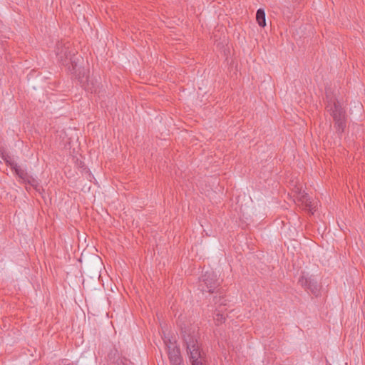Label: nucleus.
Returning a JSON list of instances; mask_svg holds the SVG:
<instances>
[{
	"label": "nucleus",
	"mask_w": 365,
	"mask_h": 365,
	"mask_svg": "<svg viewBox=\"0 0 365 365\" xmlns=\"http://www.w3.org/2000/svg\"><path fill=\"white\" fill-rule=\"evenodd\" d=\"M182 336L192 365H205L204 353L198 342V330L194 327L182 328Z\"/></svg>",
	"instance_id": "1"
},
{
	"label": "nucleus",
	"mask_w": 365,
	"mask_h": 365,
	"mask_svg": "<svg viewBox=\"0 0 365 365\" xmlns=\"http://www.w3.org/2000/svg\"><path fill=\"white\" fill-rule=\"evenodd\" d=\"M326 98L327 101V108L334 118L336 130L339 133H342L346 126L345 111L328 91H326Z\"/></svg>",
	"instance_id": "2"
},
{
	"label": "nucleus",
	"mask_w": 365,
	"mask_h": 365,
	"mask_svg": "<svg viewBox=\"0 0 365 365\" xmlns=\"http://www.w3.org/2000/svg\"><path fill=\"white\" fill-rule=\"evenodd\" d=\"M56 53L59 61L63 64L66 63L68 60L72 65V69L69 68L71 71H75L77 66L76 61V55L71 48V44L70 42L60 41L56 44Z\"/></svg>",
	"instance_id": "3"
},
{
	"label": "nucleus",
	"mask_w": 365,
	"mask_h": 365,
	"mask_svg": "<svg viewBox=\"0 0 365 365\" xmlns=\"http://www.w3.org/2000/svg\"><path fill=\"white\" fill-rule=\"evenodd\" d=\"M219 284L217 275L212 271H207L202 276L200 288L202 292L213 293Z\"/></svg>",
	"instance_id": "4"
},
{
	"label": "nucleus",
	"mask_w": 365,
	"mask_h": 365,
	"mask_svg": "<svg viewBox=\"0 0 365 365\" xmlns=\"http://www.w3.org/2000/svg\"><path fill=\"white\" fill-rule=\"evenodd\" d=\"M297 189V199L299 202L301 203V205L303 207V209L308 210L313 213L316 207V202H313L311 197L306 193L304 191H302L299 188Z\"/></svg>",
	"instance_id": "5"
},
{
	"label": "nucleus",
	"mask_w": 365,
	"mask_h": 365,
	"mask_svg": "<svg viewBox=\"0 0 365 365\" xmlns=\"http://www.w3.org/2000/svg\"><path fill=\"white\" fill-rule=\"evenodd\" d=\"M78 81L81 85V86L87 91L93 93L96 92V88L94 85V82L92 80H90L89 76L86 74V71H83V74L80 73L78 74Z\"/></svg>",
	"instance_id": "6"
},
{
	"label": "nucleus",
	"mask_w": 365,
	"mask_h": 365,
	"mask_svg": "<svg viewBox=\"0 0 365 365\" xmlns=\"http://www.w3.org/2000/svg\"><path fill=\"white\" fill-rule=\"evenodd\" d=\"M168 356L172 365H180L181 356L180 349L176 346H168Z\"/></svg>",
	"instance_id": "7"
},
{
	"label": "nucleus",
	"mask_w": 365,
	"mask_h": 365,
	"mask_svg": "<svg viewBox=\"0 0 365 365\" xmlns=\"http://www.w3.org/2000/svg\"><path fill=\"white\" fill-rule=\"evenodd\" d=\"M14 170L16 174L19 178H21V179H23L24 180H28L29 183H30L32 185H34V183L35 182V180L34 178H31V180H30L29 179V177L27 173L25 170L21 169L19 165H17V167L14 168Z\"/></svg>",
	"instance_id": "8"
},
{
	"label": "nucleus",
	"mask_w": 365,
	"mask_h": 365,
	"mask_svg": "<svg viewBox=\"0 0 365 365\" xmlns=\"http://www.w3.org/2000/svg\"><path fill=\"white\" fill-rule=\"evenodd\" d=\"M256 19L259 26L264 27L266 26L265 12L262 9H259L256 13Z\"/></svg>",
	"instance_id": "9"
},
{
	"label": "nucleus",
	"mask_w": 365,
	"mask_h": 365,
	"mask_svg": "<svg viewBox=\"0 0 365 365\" xmlns=\"http://www.w3.org/2000/svg\"><path fill=\"white\" fill-rule=\"evenodd\" d=\"M1 159L6 163V164L10 166L12 169L17 167V163L12 159V158L9 154L3 153L1 155Z\"/></svg>",
	"instance_id": "10"
},
{
	"label": "nucleus",
	"mask_w": 365,
	"mask_h": 365,
	"mask_svg": "<svg viewBox=\"0 0 365 365\" xmlns=\"http://www.w3.org/2000/svg\"><path fill=\"white\" fill-rule=\"evenodd\" d=\"M312 281V279L311 278L304 275L301 276L299 279V283L305 289H307L309 284H310Z\"/></svg>",
	"instance_id": "11"
},
{
	"label": "nucleus",
	"mask_w": 365,
	"mask_h": 365,
	"mask_svg": "<svg viewBox=\"0 0 365 365\" xmlns=\"http://www.w3.org/2000/svg\"><path fill=\"white\" fill-rule=\"evenodd\" d=\"M308 290H309L313 294L317 295L319 292V287L317 283L312 280L310 284H309V287H307Z\"/></svg>",
	"instance_id": "12"
},
{
	"label": "nucleus",
	"mask_w": 365,
	"mask_h": 365,
	"mask_svg": "<svg viewBox=\"0 0 365 365\" xmlns=\"http://www.w3.org/2000/svg\"><path fill=\"white\" fill-rule=\"evenodd\" d=\"M225 315L222 313V310L220 309L217 311V313L215 314V319L218 323H222L225 321Z\"/></svg>",
	"instance_id": "13"
},
{
	"label": "nucleus",
	"mask_w": 365,
	"mask_h": 365,
	"mask_svg": "<svg viewBox=\"0 0 365 365\" xmlns=\"http://www.w3.org/2000/svg\"><path fill=\"white\" fill-rule=\"evenodd\" d=\"M130 361L124 358H118L115 361L111 363L110 365H130Z\"/></svg>",
	"instance_id": "14"
},
{
	"label": "nucleus",
	"mask_w": 365,
	"mask_h": 365,
	"mask_svg": "<svg viewBox=\"0 0 365 365\" xmlns=\"http://www.w3.org/2000/svg\"><path fill=\"white\" fill-rule=\"evenodd\" d=\"M215 304H219L220 306L225 305L226 299H225L223 297H219L217 298L216 297L214 299Z\"/></svg>",
	"instance_id": "15"
},
{
	"label": "nucleus",
	"mask_w": 365,
	"mask_h": 365,
	"mask_svg": "<svg viewBox=\"0 0 365 365\" xmlns=\"http://www.w3.org/2000/svg\"><path fill=\"white\" fill-rule=\"evenodd\" d=\"M96 83H97V81H95V83H94L96 88L97 89V86L96 85Z\"/></svg>",
	"instance_id": "16"
}]
</instances>
